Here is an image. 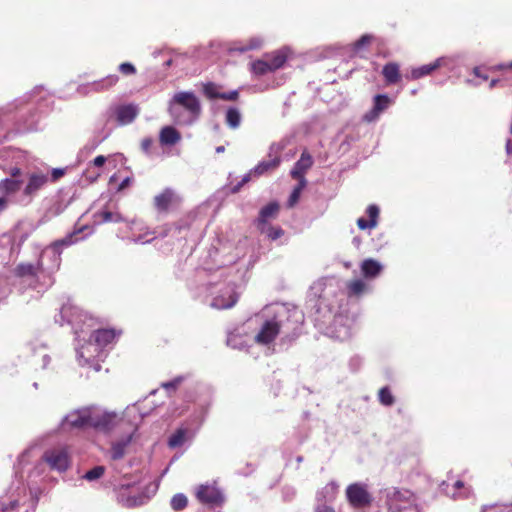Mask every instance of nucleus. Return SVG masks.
Returning <instances> with one entry per match:
<instances>
[{
	"mask_svg": "<svg viewBox=\"0 0 512 512\" xmlns=\"http://www.w3.org/2000/svg\"><path fill=\"white\" fill-rule=\"evenodd\" d=\"M176 105L186 109L193 117H198L201 112L200 102L192 92H179L174 95L173 103L169 108L172 115L176 114Z\"/></svg>",
	"mask_w": 512,
	"mask_h": 512,
	"instance_id": "4",
	"label": "nucleus"
},
{
	"mask_svg": "<svg viewBox=\"0 0 512 512\" xmlns=\"http://www.w3.org/2000/svg\"><path fill=\"white\" fill-rule=\"evenodd\" d=\"M239 98V92L237 90H233L230 92H224L220 95L221 100L225 101H236Z\"/></svg>",
	"mask_w": 512,
	"mask_h": 512,
	"instance_id": "44",
	"label": "nucleus"
},
{
	"mask_svg": "<svg viewBox=\"0 0 512 512\" xmlns=\"http://www.w3.org/2000/svg\"><path fill=\"white\" fill-rule=\"evenodd\" d=\"M153 139L150 138V137H147V138H144L142 139L141 141V149L145 152V153H149L150 150H151V147L153 146Z\"/></svg>",
	"mask_w": 512,
	"mask_h": 512,
	"instance_id": "46",
	"label": "nucleus"
},
{
	"mask_svg": "<svg viewBox=\"0 0 512 512\" xmlns=\"http://www.w3.org/2000/svg\"><path fill=\"white\" fill-rule=\"evenodd\" d=\"M382 270V266L374 259H365L361 264V272L366 278H374Z\"/></svg>",
	"mask_w": 512,
	"mask_h": 512,
	"instance_id": "23",
	"label": "nucleus"
},
{
	"mask_svg": "<svg viewBox=\"0 0 512 512\" xmlns=\"http://www.w3.org/2000/svg\"><path fill=\"white\" fill-rule=\"evenodd\" d=\"M314 512H335V509L326 502H321L315 506Z\"/></svg>",
	"mask_w": 512,
	"mask_h": 512,
	"instance_id": "45",
	"label": "nucleus"
},
{
	"mask_svg": "<svg viewBox=\"0 0 512 512\" xmlns=\"http://www.w3.org/2000/svg\"><path fill=\"white\" fill-rule=\"evenodd\" d=\"M224 151H225V147L224 146L216 147V153H223Z\"/></svg>",
	"mask_w": 512,
	"mask_h": 512,
	"instance_id": "59",
	"label": "nucleus"
},
{
	"mask_svg": "<svg viewBox=\"0 0 512 512\" xmlns=\"http://www.w3.org/2000/svg\"><path fill=\"white\" fill-rule=\"evenodd\" d=\"M119 71L123 74V75H134L136 73V68L135 66L130 63V62H124V63H121L118 67Z\"/></svg>",
	"mask_w": 512,
	"mask_h": 512,
	"instance_id": "41",
	"label": "nucleus"
},
{
	"mask_svg": "<svg viewBox=\"0 0 512 512\" xmlns=\"http://www.w3.org/2000/svg\"><path fill=\"white\" fill-rule=\"evenodd\" d=\"M120 333V331L117 332L114 329H97L93 331V333L91 334L90 340L94 341V343L97 346V348H95V351L99 353L101 349L114 343L116 337L119 336Z\"/></svg>",
	"mask_w": 512,
	"mask_h": 512,
	"instance_id": "10",
	"label": "nucleus"
},
{
	"mask_svg": "<svg viewBox=\"0 0 512 512\" xmlns=\"http://www.w3.org/2000/svg\"><path fill=\"white\" fill-rule=\"evenodd\" d=\"M129 184H130V178H126V179H124V180L120 183V185H119V190H122V189H124V188L128 187V186H129Z\"/></svg>",
	"mask_w": 512,
	"mask_h": 512,
	"instance_id": "55",
	"label": "nucleus"
},
{
	"mask_svg": "<svg viewBox=\"0 0 512 512\" xmlns=\"http://www.w3.org/2000/svg\"><path fill=\"white\" fill-rule=\"evenodd\" d=\"M499 82H500V80H499V79H492V80L490 81V84H489L490 89H492V88L496 87V86H497V84H498Z\"/></svg>",
	"mask_w": 512,
	"mask_h": 512,
	"instance_id": "57",
	"label": "nucleus"
},
{
	"mask_svg": "<svg viewBox=\"0 0 512 512\" xmlns=\"http://www.w3.org/2000/svg\"><path fill=\"white\" fill-rule=\"evenodd\" d=\"M132 436L129 435L127 438L112 443L111 446V459L120 460L125 456L126 448L131 442Z\"/></svg>",
	"mask_w": 512,
	"mask_h": 512,
	"instance_id": "24",
	"label": "nucleus"
},
{
	"mask_svg": "<svg viewBox=\"0 0 512 512\" xmlns=\"http://www.w3.org/2000/svg\"><path fill=\"white\" fill-rule=\"evenodd\" d=\"M188 429L178 428L168 439V446L170 448L181 447L187 439Z\"/></svg>",
	"mask_w": 512,
	"mask_h": 512,
	"instance_id": "26",
	"label": "nucleus"
},
{
	"mask_svg": "<svg viewBox=\"0 0 512 512\" xmlns=\"http://www.w3.org/2000/svg\"><path fill=\"white\" fill-rule=\"evenodd\" d=\"M455 486H456L457 488H461V487L463 486V483H462L461 481H459V480H458V481H456Z\"/></svg>",
	"mask_w": 512,
	"mask_h": 512,
	"instance_id": "60",
	"label": "nucleus"
},
{
	"mask_svg": "<svg viewBox=\"0 0 512 512\" xmlns=\"http://www.w3.org/2000/svg\"><path fill=\"white\" fill-rule=\"evenodd\" d=\"M382 75L387 85H394L400 82V66L396 62H389L383 66Z\"/></svg>",
	"mask_w": 512,
	"mask_h": 512,
	"instance_id": "16",
	"label": "nucleus"
},
{
	"mask_svg": "<svg viewBox=\"0 0 512 512\" xmlns=\"http://www.w3.org/2000/svg\"><path fill=\"white\" fill-rule=\"evenodd\" d=\"M44 461L51 469L65 471L70 464V456L66 448L57 447L47 450L43 455Z\"/></svg>",
	"mask_w": 512,
	"mask_h": 512,
	"instance_id": "5",
	"label": "nucleus"
},
{
	"mask_svg": "<svg viewBox=\"0 0 512 512\" xmlns=\"http://www.w3.org/2000/svg\"><path fill=\"white\" fill-rule=\"evenodd\" d=\"M48 180V176L44 173H32L24 188V194L29 197L36 195L48 183Z\"/></svg>",
	"mask_w": 512,
	"mask_h": 512,
	"instance_id": "13",
	"label": "nucleus"
},
{
	"mask_svg": "<svg viewBox=\"0 0 512 512\" xmlns=\"http://www.w3.org/2000/svg\"><path fill=\"white\" fill-rule=\"evenodd\" d=\"M71 238H72V236H69V237H67L66 239L56 241V242L54 243V246H58V245H69V244L71 243Z\"/></svg>",
	"mask_w": 512,
	"mask_h": 512,
	"instance_id": "52",
	"label": "nucleus"
},
{
	"mask_svg": "<svg viewBox=\"0 0 512 512\" xmlns=\"http://www.w3.org/2000/svg\"><path fill=\"white\" fill-rule=\"evenodd\" d=\"M202 92L208 99H220L219 86L214 82L204 83L202 86Z\"/></svg>",
	"mask_w": 512,
	"mask_h": 512,
	"instance_id": "32",
	"label": "nucleus"
},
{
	"mask_svg": "<svg viewBox=\"0 0 512 512\" xmlns=\"http://www.w3.org/2000/svg\"><path fill=\"white\" fill-rule=\"evenodd\" d=\"M441 66V59L435 60L433 63L425 64L417 68H413L410 74L406 75L409 80H417L424 76L430 75L433 71Z\"/></svg>",
	"mask_w": 512,
	"mask_h": 512,
	"instance_id": "17",
	"label": "nucleus"
},
{
	"mask_svg": "<svg viewBox=\"0 0 512 512\" xmlns=\"http://www.w3.org/2000/svg\"><path fill=\"white\" fill-rule=\"evenodd\" d=\"M187 504H188L187 497L181 493L174 495L171 499V507L175 511L183 510L184 508H186Z\"/></svg>",
	"mask_w": 512,
	"mask_h": 512,
	"instance_id": "38",
	"label": "nucleus"
},
{
	"mask_svg": "<svg viewBox=\"0 0 512 512\" xmlns=\"http://www.w3.org/2000/svg\"><path fill=\"white\" fill-rule=\"evenodd\" d=\"M7 205H8L7 199L4 197H0V213L3 212L7 208Z\"/></svg>",
	"mask_w": 512,
	"mask_h": 512,
	"instance_id": "53",
	"label": "nucleus"
},
{
	"mask_svg": "<svg viewBox=\"0 0 512 512\" xmlns=\"http://www.w3.org/2000/svg\"><path fill=\"white\" fill-rule=\"evenodd\" d=\"M178 202V196L170 188L164 189L161 193L157 194L153 199V204L156 210L160 213L168 212L169 209L172 206L178 204Z\"/></svg>",
	"mask_w": 512,
	"mask_h": 512,
	"instance_id": "9",
	"label": "nucleus"
},
{
	"mask_svg": "<svg viewBox=\"0 0 512 512\" xmlns=\"http://www.w3.org/2000/svg\"><path fill=\"white\" fill-rule=\"evenodd\" d=\"M65 422L73 428L92 427L91 407H85L69 413Z\"/></svg>",
	"mask_w": 512,
	"mask_h": 512,
	"instance_id": "7",
	"label": "nucleus"
},
{
	"mask_svg": "<svg viewBox=\"0 0 512 512\" xmlns=\"http://www.w3.org/2000/svg\"><path fill=\"white\" fill-rule=\"evenodd\" d=\"M183 378L182 377H176L172 381L162 383L161 386L166 389L167 391H175L178 386L181 384Z\"/></svg>",
	"mask_w": 512,
	"mask_h": 512,
	"instance_id": "42",
	"label": "nucleus"
},
{
	"mask_svg": "<svg viewBox=\"0 0 512 512\" xmlns=\"http://www.w3.org/2000/svg\"><path fill=\"white\" fill-rule=\"evenodd\" d=\"M280 333V324L276 321L268 320L262 325L260 331L255 336V342L262 345L272 343Z\"/></svg>",
	"mask_w": 512,
	"mask_h": 512,
	"instance_id": "8",
	"label": "nucleus"
},
{
	"mask_svg": "<svg viewBox=\"0 0 512 512\" xmlns=\"http://www.w3.org/2000/svg\"><path fill=\"white\" fill-rule=\"evenodd\" d=\"M251 72L256 76H262L267 73L274 72L270 67L268 61L263 57L251 63Z\"/></svg>",
	"mask_w": 512,
	"mask_h": 512,
	"instance_id": "28",
	"label": "nucleus"
},
{
	"mask_svg": "<svg viewBox=\"0 0 512 512\" xmlns=\"http://www.w3.org/2000/svg\"><path fill=\"white\" fill-rule=\"evenodd\" d=\"M119 78L117 75H109L105 79H103L100 83L102 88L108 89L114 86L118 82Z\"/></svg>",
	"mask_w": 512,
	"mask_h": 512,
	"instance_id": "43",
	"label": "nucleus"
},
{
	"mask_svg": "<svg viewBox=\"0 0 512 512\" xmlns=\"http://www.w3.org/2000/svg\"><path fill=\"white\" fill-rule=\"evenodd\" d=\"M258 230L265 234L270 240L275 241L284 235V230L280 226H272L266 224L265 226L258 227Z\"/></svg>",
	"mask_w": 512,
	"mask_h": 512,
	"instance_id": "29",
	"label": "nucleus"
},
{
	"mask_svg": "<svg viewBox=\"0 0 512 512\" xmlns=\"http://www.w3.org/2000/svg\"><path fill=\"white\" fill-rule=\"evenodd\" d=\"M387 506L391 512H404L416 507V497L408 489H396L387 493Z\"/></svg>",
	"mask_w": 512,
	"mask_h": 512,
	"instance_id": "1",
	"label": "nucleus"
},
{
	"mask_svg": "<svg viewBox=\"0 0 512 512\" xmlns=\"http://www.w3.org/2000/svg\"><path fill=\"white\" fill-rule=\"evenodd\" d=\"M391 104V99L386 94H378L373 99V107L364 114L363 119L366 122H374L380 114L384 112Z\"/></svg>",
	"mask_w": 512,
	"mask_h": 512,
	"instance_id": "11",
	"label": "nucleus"
},
{
	"mask_svg": "<svg viewBox=\"0 0 512 512\" xmlns=\"http://www.w3.org/2000/svg\"><path fill=\"white\" fill-rule=\"evenodd\" d=\"M280 211V205L276 201H272L261 208L256 220L257 228L268 224L269 219H275Z\"/></svg>",
	"mask_w": 512,
	"mask_h": 512,
	"instance_id": "14",
	"label": "nucleus"
},
{
	"mask_svg": "<svg viewBox=\"0 0 512 512\" xmlns=\"http://www.w3.org/2000/svg\"><path fill=\"white\" fill-rule=\"evenodd\" d=\"M196 497L201 503L210 506H220L224 502L222 493L213 485H200Z\"/></svg>",
	"mask_w": 512,
	"mask_h": 512,
	"instance_id": "6",
	"label": "nucleus"
},
{
	"mask_svg": "<svg viewBox=\"0 0 512 512\" xmlns=\"http://www.w3.org/2000/svg\"><path fill=\"white\" fill-rule=\"evenodd\" d=\"M92 428L108 433L112 431L122 420L116 412L102 411L91 407Z\"/></svg>",
	"mask_w": 512,
	"mask_h": 512,
	"instance_id": "2",
	"label": "nucleus"
},
{
	"mask_svg": "<svg viewBox=\"0 0 512 512\" xmlns=\"http://www.w3.org/2000/svg\"><path fill=\"white\" fill-rule=\"evenodd\" d=\"M242 186H243V184L241 182H239L238 184H236L235 186H233L231 188V192L233 194L238 193L240 191V189L242 188Z\"/></svg>",
	"mask_w": 512,
	"mask_h": 512,
	"instance_id": "56",
	"label": "nucleus"
},
{
	"mask_svg": "<svg viewBox=\"0 0 512 512\" xmlns=\"http://www.w3.org/2000/svg\"><path fill=\"white\" fill-rule=\"evenodd\" d=\"M279 164L280 159L277 157L268 161H262L253 169L252 172L257 176H260L268 171L276 169Z\"/></svg>",
	"mask_w": 512,
	"mask_h": 512,
	"instance_id": "27",
	"label": "nucleus"
},
{
	"mask_svg": "<svg viewBox=\"0 0 512 512\" xmlns=\"http://www.w3.org/2000/svg\"><path fill=\"white\" fill-rule=\"evenodd\" d=\"M225 121L230 128H238L241 123V114L239 110L234 107L228 108L225 115Z\"/></svg>",
	"mask_w": 512,
	"mask_h": 512,
	"instance_id": "30",
	"label": "nucleus"
},
{
	"mask_svg": "<svg viewBox=\"0 0 512 512\" xmlns=\"http://www.w3.org/2000/svg\"><path fill=\"white\" fill-rule=\"evenodd\" d=\"M312 164L313 159L311 155L304 151L301 154L300 159L295 163L293 169L291 170V177L298 181L306 180L305 173L311 168Z\"/></svg>",
	"mask_w": 512,
	"mask_h": 512,
	"instance_id": "12",
	"label": "nucleus"
},
{
	"mask_svg": "<svg viewBox=\"0 0 512 512\" xmlns=\"http://www.w3.org/2000/svg\"><path fill=\"white\" fill-rule=\"evenodd\" d=\"M106 162V157L103 155H99L94 158L93 164L97 167H102Z\"/></svg>",
	"mask_w": 512,
	"mask_h": 512,
	"instance_id": "49",
	"label": "nucleus"
},
{
	"mask_svg": "<svg viewBox=\"0 0 512 512\" xmlns=\"http://www.w3.org/2000/svg\"><path fill=\"white\" fill-rule=\"evenodd\" d=\"M378 399L384 406H392L395 402L394 396L392 395L389 387H382L378 392Z\"/></svg>",
	"mask_w": 512,
	"mask_h": 512,
	"instance_id": "35",
	"label": "nucleus"
},
{
	"mask_svg": "<svg viewBox=\"0 0 512 512\" xmlns=\"http://www.w3.org/2000/svg\"><path fill=\"white\" fill-rule=\"evenodd\" d=\"M41 262H38L37 265L32 263H20L14 269V275L19 278H23L26 276L36 277L38 271L41 269Z\"/></svg>",
	"mask_w": 512,
	"mask_h": 512,
	"instance_id": "20",
	"label": "nucleus"
},
{
	"mask_svg": "<svg viewBox=\"0 0 512 512\" xmlns=\"http://www.w3.org/2000/svg\"><path fill=\"white\" fill-rule=\"evenodd\" d=\"M21 185V180L5 178L0 181V192L5 195L14 194L20 190Z\"/></svg>",
	"mask_w": 512,
	"mask_h": 512,
	"instance_id": "25",
	"label": "nucleus"
},
{
	"mask_svg": "<svg viewBox=\"0 0 512 512\" xmlns=\"http://www.w3.org/2000/svg\"><path fill=\"white\" fill-rule=\"evenodd\" d=\"M263 57L268 61L274 72L282 68L287 61V54L283 50L267 53Z\"/></svg>",
	"mask_w": 512,
	"mask_h": 512,
	"instance_id": "21",
	"label": "nucleus"
},
{
	"mask_svg": "<svg viewBox=\"0 0 512 512\" xmlns=\"http://www.w3.org/2000/svg\"><path fill=\"white\" fill-rule=\"evenodd\" d=\"M10 174L12 177L11 179H17V177H19L21 175V169L14 167L11 169Z\"/></svg>",
	"mask_w": 512,
	"mask_h": 512,
	"instance_id": "51",
	"label": "nucleus"
},
{
	"mask_svg": "<svg viewBox=\"0 0 512 512\" xmlns=\"http://www.w3.org/2000/svg\"><path fill=\"white\" fill-rule=\"evenodd\" d=\"M90 347H91V343H88L86 345H83L78 350L79 362L81 365L93 363L94 359H91V355L89 354Z\"/></svg>",
	"mask_w": 512,
	"mask_h": 512,
	"instance_id": "39",
	"label": "nucleus"
},
{
	"mask_svg": "<svg viewBox=\"0 0 512 512\" xmlns=\"http://www.w3.org/2000/svg\"><path fill=\"white\" fill-rule=\"evenodd\" d=\"M250 177H251V173L245 175L240 182L244 185L250 181Z\"/></svg>",
	"mask_w": 512,
	"mask_h": 512,
	"instance_id": "58",
	"label": "nucleus"
},
{
	"mask_svg": "<svg viewBox=\"0 0 512 512\" xmlns=\"http://www.w3.org/2000/svg\"><path fill=\"white\" fill-rule=\"evenodd\" d=\"M104 472L105 468L103 466H95L85 473L84 478L88 481H93L102 477Z\"/></svg>",
	"mask_w": 512,
	"mask_h": 512,
	"instance_id": "40",
	"label": "nucleus"
},
{
	"mask_svg": "<svg viewBox=\"0 0 512 512\" xmlns=\"http://www.w3.org/2000/svg\"><path fill=\"white\" fill-rule=\"evenodd\" d=\"M65 171L63 169H60V168H55L52 170V173H51V176H52V181H57L59 178H61L63 175H64Z\"/></svg>",
	"mask_w": 512,
	"mask_h": 512,
	"instance_id": "48",
	"label": "nucleus"
},
{
	"mask_svg": "<svg viewBox=\"0 0 512 512\" xmlns=\"http://www.w3.org/2000/svg\"><path fill=\"white\" fill-rule=\"evenodd\" d=\"M348 293L349 295L353 296H359L366 290V284L363 280L356 279L353 281H350L347 284Z\"/></svg>",
	"mask_w": 512,
	"mask_h": 512,
	"instance_id": "33",
	"label": "nucleus"
},
{
	"mask_svg": "<svg viewBox=\"0 0 512 512\" xmlns=\"http://www.w3.org/2000/svg\"><path fill=\"white\" fill-rule=\"evenodd\" d=\"M373 40H374L373 35L364 34L356 42H354L352 49L355 53H358L364 47L369 46L373 42Z\"/></svg>",
	"mask_w": 512,
	"mask_h": 512,
	"instance_id": "37",
	"label": "nucleus"
},
{
	"mask_svg": "<svg viewBox=\"0 0 512 512\" xmlns=\"http://www.w3.org/2000/svg\"><path fill=\"white\" fill-rule=\"evenodd\" d=\"M473 74H474L475 76L479 77V78H482V79H483V80H485V81H486V80H488V75L483 74V73L481 72V69H480L479 67H475V68L473 69Z\"/></svg>",
	"mask_w": 512,
	"mask_h": 512,
	"instance_id": "50",
	"label": "nucleus"
},
{
	"mask_svg": "<svg viewBox=\"0 0 512 512\" xmlns=\"http://www.w3.org/2000/svg\"><path fill=\"white\" fill-rule=\"evenodd\" d=\"M181 140L180 132L173 126H164L159 133V141L162 145H175Z\"/></svg>",
	"mask_w": 512,
	"mask_h": 512,
	"instance_id": "19",
	"label": "nucleus"
},
{
	"mask_svg": "<svg viewBox=\"0 0 512 512\" xmlns=\"http://www.w3.org/2000/svg\"><path fill=\"white\" fill-rule=\"evenodd\" d=\"M506 152L508 155L512 154V139H508L506 142Z\"/></svg>",
	"mask_w": 512,
	"mask_h": 512,
	"instance_id": "54",
	"label": "nucleus"
},
{
	"mask_svg": "<svg viewBox=\"0 0 512 512\" xmlns=\"http://www.w3.org/2000/svg\"><path fill=\"white\" fill-rule=\"evenodd\" d=\"M261 46L262 40L260 38L254 37L249 39L244 45L233 48V50L243 53L250 50L259 49Z\"/></svg>",
	"mask_w": 512,
	"mask_h": 512,
	"instance_id": "34",
	"label": "nucleus"
},
{
	"mask_svg": "<svg viewBox=\"0 0 512 512\" xmlns=\"http://www.w3.org/2000/svg\"><path fill=\"white\" fill-rule=\"evenodd\" d=\"M94 218H95V222L98 224L109 223V222L119 223L124 220L120 213L112 212V211L108 210L107 208H104L103 210L96 212L94 214Z\"/></svg>",
	"mask_w": 512,
	"mask_h": 512,
	"instance_id": "22",
	"label": "nucleus"
},
{
	"mask_svg": "<svg viewBox=\"0 0 512 512\" xmlns=\"http://www.w3.org/2000/svg\"><path fill=\"white\" fill-rule=\"evenodd\" d=\"M237 300L238 298L235 294H231L227 302L224 301V298L222 297H216L213 300V306H215L218 309H229L236 304Z\"/></svg>",
	"mask_w": 512,
	"mask_h": 512,
	"instance_id": "36",
	"label": "nucleus"
},
{
	"mask_svg": "<svg viewBox=\"0 0 512 512\" xmlns=\"http://www.w3.org/2000/svg\"><path fill=\"white\" fill-rule=\"evenodd\" d=\"M138 114V109L132 104L122 105L116 109V117L120 124H129L134 121Z\"/></svg>",
	"mask_w": 512,
	"mask_h": 512,
	"instance_id": "18",
	"label": "nucleus"
},
{
	"mask_svg": "<svg viewBox=\"0 0 512 512\" xmlns=\"http://www.w3.org/2000/svg\"><path fill=\"white\" fill-rule=\"evenodd\" d=\"M366 213L369 217V220L363 217L358 218L357 220V226L361 230L373 229L378 224V218L380 213L378 206H376L375 204L369 205L366 209Z\"/></svg>",
	"mask_w": 512,
	"mask_h": 512,
	"instance_id": "15",
	"label": "nucleus"
},
{
	"mask_svg": "<svg viewBox=\"0 0 512 512\" xmlns=\"http://www.w3.org/2000/svg\"><path fill=\"white\" fill-rule=\"evenodd\" d=\"M346 498L354 508H365L371 505L373 497L363 483H352L346 488Z\"/></svg>",
	"mask_w": 512,
	"mask_h": 512,
	"instance_id": "3",
	"label": "nucleus"
},
{
	"mask_svg": "<svg viewBox=\"0 0 512 512\" xmlns=\"http://www.w3.org/2000/svg\"><path fill=\"white\" fill-rule=\"evenodd\" d=\"M491 69L494 71H503V70H508V69L512 70V61L509 63L495 65V66L491 67Z\"/></svg>",
	"mask_w": 512,
	"mask_h": 512,
	"instance_id": "47",
	"label": "nucleus"
},
{
	"mask_svg": "<svg viewBox=\"0 0 512 512\" xmlns=\"http://www.w3.org/2000/svg\"><path fill=\"white\" fill-rule=\"evenodd\" d=\"M306 185H307L306 180L298 181L297 186L293 189V191L290 194L289 199L287 201V206L289 208L294 207L298 203L301 193H302L303 189L306 187Z\"/></svg>",
	"mask_w": 512,
	"mask_h": 512,
	"instance_id": "31",
	"label": "nucleus"
}]
</instances>
